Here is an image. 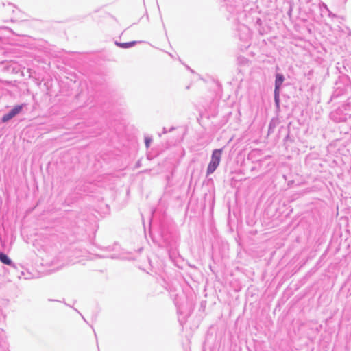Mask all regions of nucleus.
<instances>
[{
    "instance_id": "f257e3e1",
    "label": "nucleus",
    "mask_w": 351,
    "mask_h": 351,
    "mask_svg": "<svg viewBox=\"0 0 351 351\" xmlns=\"http://www.w3.org/2000/svg\"><path fill=\"white\" fill-rule=\"evenodd\" d=\"M285 80L284 75L277 73L276 74L274 85V102L277 110L280 109V90Z\"/></svg>"
},
{
    "instance_id": "f03ea898",
    "label": "nucleus",
    "mask_w": 351,
    "mask_h": 351,
    "mask_svg": "<svg viewBox=\"0 0 351 351\" xmlns=\"http://www.w3.org/2000/svg\"><path fill=\"white\" fill-rule=\"evenodd\" d=\"M222 154V149H215L213 152L211 160L207 168V174L213 173L219 165Z\"/></svg>"
},
{
    "instance_id": "7ed1b4c3",
    "label": "nucleus",
    "mask_w": 351,
    "mask_h": 351,
    "mask_svg": "<svg viewBox=\"0 0 351 351\" xmlns=\"http://www.w3.org/2000/svg\"><path fill=\"white\" fill-rule=\"evenodd\" d=\"M23 108V105H17L14 106L8 114H5L2 117V121L3 122H7L11 119H12L14 117H15L16 114L21 112Z\"/></svg>"
},
{
    "instance_id": "20e7f679",
    "label": "nucleus",
    "mask_w": 351,
    "mask_h": 351,
    "mask_svg": "<svg viewBox=\"0 0 351 351\" xmlns=\"http://www.w3.org/2000/svg\"><path fill=\"white\" fill-rule=\"evenodd\" d=\"M136 43H137L136 41H131V42H128V43L116 42L115 45L121 48H129V47H133L134 45H135L136 44Z\"/></svg>"
},
{
    "instance_id": "39448f33",
    "label": "nucleus",
    "mask_w": 351,
    "mask_h": 351,
    "mask_svg": "<svg viewBox=\"0 0 351 351\" xmlns=\"http://www.w3.org/2000/svg\"><path fill=\"white\" fill-rule=\"evenodd\" d=\"M0 261L8 265H10L12 263L11 260L8 257V256L2 252H0Z\"/></svg>"
},
{
    "instance_id": "423d86ee",
    "label": "nucleus",
    "mask_w": 351,
    "mask_h": 351,
    "mask_svg": "<svg viewBox=\"0 0 351 351\" xmlns=\"http://www.w3.org/2000/svg\"><path fill=\"white\" fill-rule=\"evenodd\" d=\"M323 9H324L326 11H327L328 12L329 16H335V14H332V12L329 10L328 6L324 3H322V4L321 5V10H323Z\"/></svg>"
},
{
    "instance_id": "0eeeda50",
    "label": "nucleus",
    "mask_w": 351,
    "mask_h": 351,
    "mask_svg": "<svg viewBox=\"0 0 351 351\" xmlns=\"http://www.w3.org/2000/svg\"><path fill=\"white\" fill-rule=\"evenodd\" d=\"M275 127H276L275 123H274L273 121H271L269 125V128H268L269 132V133L272 132L274 131Z\"/></svg>"
},
{
    "instance_id": "6e6552de",
    "label": "nucleus",
    "mask_w": 351,
    "mask_h": 351,
    "mask_svg": "<svg viewBox=\"0 0 351 351\" xmlns=\"http://www.w3.org/2000/svg\"><path fill=\"white\" fill-rule=\"evenodd\" d=\"M151 141H152V139L149 137H146L145 138V146L147 148H148L149 147Z\"/></svg>"
}]
</instances>
